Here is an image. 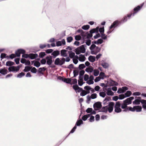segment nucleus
Instances as JSON below:
<instances>
[{"instance_id": "f257e3e1", "label": "nucleus", "mask_w": 146, "mask_h": 146, "mask_svg": "<svg viewBox=\"0 0 146 146\" xmlns=\"http://www.w3.org/2000/svg\"><path fill=\"white\" fill-rule=\"evenodd\" d=\"M133 13L127 14L126 16H124L121 20H116L114 21L110 26V29L113 28H115L117 27H119L121 25L127 22L128 19H130L131 16L133 17Z\"/></svg>"}, {"instance_id": "f03ea898", "label": "nucleus", "mask_w": 146, "mask_h": 146, "mask_svg": "<svg viewBox=\"0 0 146 146\" xmlns=\"http://www.w3.org/2000/svg\"><path fill=\"white\" fill-rule=\"evenodd\" d=\"M114 106V102H109L108 105L103 107L102 108L101 110H99V112L107 113L108 111L109 113H111L113 111Z\"/></svg>"}, {"instance_id": "7ed1b4c3", "label": "nucleus", "mask_w": 146, "mask_h": 146, "mask_svg": "<svg viewBox=\"0 0 146 146\" xmlns=\"http://www.w3.org/2000/svg\"><path fill=\"white\" fill-rule=\"evenodd\" d=\"M69 57H67L65 59L64 57L60 58H56L54 62V64L55 65L61 66L65 63V62H69L70 60Z\"/></svg>"}, {"instance_id": "20e7f679", "label": "nucleus", "mask_w": 146, "mask_h": 146, "mask_svg": "<svg viewBox=\"0 0 146 146\" xmlns=\"http://www.w3.org/2000/svg\"><path fill=\"white\" fill-rule=\"evenodd\" d=\"M122 107V103L121 101H117L115 104L114 106V112L117 113H120L122 111L123 112V110L125 109V108Z\"/></svg>"}, {"instance_id": "39448f33", "label": "nucleus", "mask_w": 146, "mask_h": 146, "mask_svg": "<svg viewBox=\"0 0 146 146\" xmlns=\"http://www.w3.org/2000/svg\"><path fill=\"white\" fill-rule=\"evenodd\" d=\"M89 49L90 50L91 54L95 55H96L98 53L100 52L101 49L100 48L96 46L95 44H92Z\"/></svg>"}, {"instance_id": "423d86ee", "label": "nucleus", "mask_w": 146, "mask_h": 146, "mask_svg": "<svg viewBox=\"0 0 146 146\" xmlns=\"http://www.w3.org/2000/svg\"><path fill=\"white\" fill-rule=\"evenodd\" d=\"M86 44L82 45L76 48L74 51L77 55L79 54L80 53H84L86 52Z\"/></svg>"}, {"instance_id": "0eeeda50", "label": "nucleus", "mask_w": 146, "mask_h": 146, "mask_svg": "<svg viewBox=\"0 0 146 146\" xmlns=\"http://www.w3.org/2000/svg\"><path fill=\"white\" fill-rule=\"evenodd\" d=\"M134 99L133 96L130 97L124 100L122 102V107L125 108L127 107L128 105L132 103V101Z\"/></svg>"}, {"instance_id": "6e6552de", "label": "nucleus", "mask_w": 146, "mask_h": 146, "mask_svg": "<svg viewBox=\"0 0 146 146\" xmlns=\"http://www.w3.org/2000/svg\"><path fill=\"white\" fill-rule=\"evenodd\" d=\"M52 58H52V56L51 55L47 56L46 57V64L49 65L50 68H54L55 66L54 65H51L53 62Z\"/></svg>"}, {"instance_id": "1a4fd4ad", "label": "nucleus", "mask_w": 146, "mask_h": 146, "mask_svg": "<svg viewBox=\"0 0 146 146\" xmlns=\"http://www.w3.org/2000/svg\"><path fill=\"white\" fill-rule=\"evenodd\" d=\"M94 110H101L102 107V103L100 102H98L94 104L93 105Z\"/></svg>"}, {"instance_id": "9d476101", "label": "nucleus", "mask_w": 146, "mask_h": 146, "mask_svg": "<svg viewBox=\"0 0 146 146\" xmlns=\"http://www.w3.org/2000/svg\"><path fill=\"white\" fill-rule=\"evenodd\" d=\"M144 4V3H143L141 4L140 5H138L134 8L133 9V16H134L137 13L141 10V8L143 6Z\"/></svg>"}, {"instance_id": "9b49d317", "label": "nucleus", "mask_w": 146, "mask_h": 146, "mask_svg": "<svg viewBox=\"0 0 146 146\" xmlns=\"http://www.w3.org/2000/svg\"><path fill=\"white\" fill-rule=\"evenodd\" d=\"M20 68V67L19 66H12L9 67L8 68V70L9 72H17L19 70Z\"/></svg>"}, {"instance_id": "f8f14e48", "label": "nucleus", "mask_w": 146, "mask_h": 146, "mask_svg": "<svg viewBox=\"0 0 146 146\" xmlns=\"http://www.w3.org/2000/svg\"><path fill=\"white\" fill-rule=\"evenodd\" d=\"M26 53V51L24 49H19L15 51V54L17 56L19 57L20 56L21 54H25Z\"/></svg>"}, {"instance_id": "ddd939ff", "label": "nucleus", "mask_w": 146, "mask_h": 146, "mask_svg": "<svg viewBox=\"0 0 146 146\" xmlns=\"http://www.w3.org/2000/svg\"><path fill=\"white\" fill-rule=\"evenodd\" d=\"M142 99L140 97L135 96V99L134 101L133 102V105H139L140 104Z\"/></svg>"}, {"instance_id": "4468645a", "label": "nucleus", "mask_w": 146, "mask_h": 146, "mask_svg": "<svg viewBox=\"0 0 146 146\" xmlns=\"http://www.w3.org/2000/svg\"><path fill=\"white\" fill-rule=\"evenodd\" d=\"M135 106L132 108L131 106H128L125 108V109L123 110V112H128L129 111H131L132 112H134L135 111Z\"/></svg>"}, {"instance_id": "2eb2a0df", "label": "nucleus", "mask_w": 146, "mask_h": 146, "mask_svg": "<svg viewBox=\"0 0 146 146\" xmlns=\"http://www.w3.org/2000/svg\"><path fill=\"white\" fill-rule=\"evenodd\" d=\"M60 54V51L59 50H56L53 51L51 53L52 57L53 58H55Z\"/></svg>"}, {"instance_id": "dca6fc26", "label": "nucleus", "mask_w": 146, "mask_h": 146, "mask_svg": "<svg viewBox=\"0 0 146 146\" xmlns=\"http://www.w3.org/2000/svg\"><path fill=\"white\" fill-rule=\"evenodd\" d=\"M107 83L109 86H117L118 85L117 82L111 79H110L109 81L107 82Z\"/></svg>"}, {"instance_id": "f3484780", "label": "nucleus", "mask_w": 146, "mask_h": 146, "mask_svg": "<svg viewBox=\"0 0 146 146\" xmlns=\"http://www.w3.org/2000/svg\"><path fill=\"white\" fill-rule=\"evenodd\" d=\"M66 42L64 39H62L61 41H57L56 42V45L57 46H61L62 45H65Z\"/></svg>"}, {"instance_id": "a211bd4d", "label": "nucleus", "mask_w": 146, "mask_h": 146, "mask_svg": "<svg viewBox=\"0 0 146 146\" xmlns=\"http://www.w3.org/2000/svg\"><path fill=\"white\" fill-rule=\"evenodd\" d=\"M104 41L101 38L98 39L97 40H94L92 41V44H96L98 45L99 44H101L104 42Z\"/></svg>"}, {"instance_id": "6ab92c4d", "label": "nucleus", "mask_w": 146, "mask_h": 146, "mask_svg": "<svg viewBox=\"0 0 146 146\" xmlns=\"http://www.w3.org/2000/svg\"><path fill=\"white\" fill-rule=\"evenodd\" d=\"M67 51L65 49H62L61 50L60 52L61 56L62 57H67L68 56L66 53Z\"/></svg>"}, {"instance_id": "aec40b11", "label": "nucleus", "mask_w": 146, "mask_h": 146, "mask_svg": "<svg viewBox=\"0 0 146 146\" xmlns=\"http://www.w3.org/2000/svg\"><path fill=\"white\" fill-rule=\"evenodd\" d=\"M99 27H97L95 28H93L90 30L89 32L92 33H99Z\"/></svg>"}, {"instance_id": "412c9836", "label": "nucleus", "mask_w": 146, "mask_h": 146, "mask_svg": "<svg viewBox=\"0 0 146 146\" xmlns=\"http://www.w3.org/2000/svg\"><path fill=\"white\" fill-rule=\"evenodd\" d=\"M78 85L80 86H81L85 83V82H84L83 77H79V79L78 80Z\"/></svg>"}, {"instance_id": "4be33fe9", "label": "nucleus", "mask_w": 146, "mask_h": 146, "mask_svg": "<svg viewBox=\"0 0 146 146\" xmlns=\"http://www.w3.org/2000/svg\"><path fill=\"white\" fill-rule=\"evenodd\" d=\"M38 56V55L36 53H31L29 54V58L33 60L36 58Z\"/></svg>"}, {"instance_id": "5701e85b", "label": "nucleus", "mask_w": 146, "mask_h": 146, "mask_svg": "<svg viewBox=\"0 0 146 146\" xmlns=\"http://www.w3.org/2000/svg\"><path fill=\"white\" fill-rule=\"evenodd\" d=\"M83 78L84 80L86 81V83L89 85V76L87 74H85L84 75V77H83Z\"/></svg>"}, {"instance_id": "b1692460", "label": "nucleus", "mask_w": 146, "mask_h": 146, "mask_svg": "<svg viewBox=\"0 0 146 146\" xmlns=\"http://www.w3.org/2000/svg\"><path fill=\"white\" fill-rule=\"evenodd\" d=\"M86 59V58L84 55L80 54L79 55V58H78V60L80 61L83 62Z\"/></svg>"}, {"instance_id": "393cba45", "label": "nucleus", "mask_w": 146, "mask_h": 146, "mask_svg": "<svg viewBox=\"0 0 146 146\" xmlns=\"http://www.w3.org/2000/svg\"><path fill=\"white\" fill-rule=\"evenodd\" d=\"M93 70L94 68L90 66L89 67L86 68L85 70L86 72L89 73V74H90L91 73L93 72Z\"/></svg>"}, {"instance_id": "a878e982", "label": "nucleus", "mask_w": 146, "mask_h": 146, "mask_svg": "<svg viewBox=\"0 0 146 146\" xmlns=\"http://www.w3.org/2000/svg\"><path fill=\"white\" fill-rule=\"evenodd\" d=\"M83 123V122L82 120L80 119H78L75 124V125L77 126H80Z\"/></svg>"}, {"instance_id": "bb28decb", "label": "nucleus", "mask_w": 146, "mask_h": 146, "mask_svg": "<svg viewBox=\"0 0 146 146\" xmlns=\"http://www.w3.org/2000/svg\"><path fill=\"white\" fill-rule=\"evenodd\" d=\"M89 85L91 84H93L94 83V82L93 80L94 79V77L92 75H90V76H89Z\"/></svg>"}, {"instance_id": "cd10ccee", "label": "nucleus", "mask_w": 146, "mask_h": 146, "mask_svg": "<svg viewBox=\"0 0 146 146\" xmlns=\"http://www.w3.org/2000/svg\"><path fill=\"white\" fill-rule=\"evenodd\" d=\"M88 60L91 62H93L96 60L95 57L94 56L90 55L88 58Z\"/></svg>"}, {"instance_id": "c85d7f7f", "label": "nucleus", "mask_w": 146, "mask_h": 146, "mask_svg": "<svg viewBox=\"0 0 146 146\" xmlns=\"http://www.w3.org/2000/svg\"><path fill=\"white\" fill-rule=\"evenodd\" d=\"M7 70L5 68H1L0 69V73L3 75H5L7 74Z\"/></svg>"}, {"instance_id": "c756f323", "label": "nucleus", "mask_w": 146, "mask_h": 146, "mask_svg": "<svg viewBox=\"0 0 146 146\" xmlns=\"http://www.w3.org/2000/svg\"><path fill=\"white\" fill-rule=\"evenodd\" d=\"M135 111H136L137 112H140L141 111L142 107L141 106H135Z\"/></svg>"}, {"instance_id": "7c9ffc66", "label": "nucleus", "mask_w": 146, "mask_h": 146, "mask_svg": "<svg viewBox=\"0 0 146 146\" xmlns=\"http://www.w3.org/2000/svg\"><path fill=\"white\" fill-rule=\"evenodd\" d=\"M131 92L129 90H128L124 93L123 94L125 97V98L129 97L131 94Z\"/></svg>"}, {"instance_id": "2f4dec72", "label": "nucleus", "mask_w": 146, "mask_h": 146, "mask_svg": "<svg viewBox=\"0 0 146 146\" xmlns=\"http://www.w3.org/2000/svg\"><path fill=\"white\" fill-rule=\"evenodd\" d=\"M141 103L142 105L143 108L145 110H146V100L142 99Z\"/></svg>"}, {"instance_id": "473e14b6", "label": "nucleus", "mask_w": 146, "mask_h": 146, "mask_svg": "<svg viewBox=\"0 0 146 146\" xmlns=\"http://www.w3.org/2000/svg\"><path fill=\"white\" fill-rule=\"evenodd\" d=\"M15 64L14 62L11 61H8L6 62V65L8 66H11Z\"/></svg>"}, {"instance_id": "72a5a7b5", "label": "nucleus", "mask_w": 146, "mask_h": 146, "mask_svg": "<svg viewBox=\"0 0 146 146\" xmlns=\"http://www.w3.org/2000/svg\"><path fill=\"white\" fill-rule=\"evenodd\" d=\"M101 65L105 69L108 68L109 66V65L106 62H102L101 63Z\"/></svg>"}, {"instance_id": "f704fd0d", "label": "nucleus", "mask_w": 146, "mask_h": 146, "mask_svg": "<svg viewBox=\"0 0 146 146\" xmlns=\"http://www.w3.org/2000/svg\"><path fill=\"white\" fill-rule=\"evenodd\" d=\"M77 128L76 126L75 125L73 128L71 130V131L70 132V133L67 135L66 137L64 138V140H65L67 137L69 135L70 133H73L75 131V130Z\"/></svg>"}, {"instance_id": "c9c22d12", "label": "nucleus", "mask_w": 146, "mask_h": 146, "mask_svg": "<svg viewBox=\"0 0 146 146\" xmlns=\"http://www.w3.org/2000/svg\"><path fill=\"white\" fill-rule=\"evenodd\" d=\"M81 36L84 40L86 38L87 39V35L86 34V33H85L84 31L82 32L81 33Z\"/></svg>"}, {"instance_id": "e433bc0d", "label": "nucleus", "mask_w": 146, "mask_h": 146, "mask_svg": "<svg viewBox=\"0 0 146 146\" xmlns=\"http://www.w3.org/2000/svg\"><path fill=\"white\" fill-rule=\"evenodd\" d=\"M25 73L24 72H21L18 74L17 76V77L19 78H21L25 75Z\"/></svg>"}, {"instance_id": "4c0bfd02", "label": "nucleus", "mask_w": 146, "mask_h": 146, "mask_svg": "<svg viewBox=\"0 0 146 146\" xmlns=\"http://www.w3.org/2000/svg\"><path fill=\"white\" fill-rule=\"evenodd\" d=\"M69 54V57L73 59L74 56H75V54L74 52H72V51H69L68 52Z\"/></svg>"}, {"instance_id": "58836bf2", "label": "nucleus", "mask_w": 146, "mask_h": 146, "mask_svg": "<svg viewBox=\"0 0 146 146\" xmlns=\"http://www.w3.org/2000/svg\"><path fill=\"white\" fill-rule=\"evenodd\" d=\"M93 74L94 76H97L99 74V71L97 69L93 70Z\"/></svg>"}, {"instance_id": "ea45409f", "label": "nucleus", "mask_w": 146, "mask_h": 146, "mask_svg": "<svg viewBox=\"0 0 146 146\" xmlns=\"http://www.w3.org/2000/svg\"><path fill=\"white\" fill-rule=\"evenodd\" d=\"M99 77H100V78L102 80L104 79L105 77H106L105 73L103 72H101L99 74Z\"/></svg>"}, {"instance_id": "a19ab883", "label": "nucleus", "mask_w": 146, "mask_h": 146, "mask_svg": "<svg viewBox=\"0 0 146 146\" xmlns=\"http://www.w3.org/2000/svg\"><path fill=\"white\" fill-rule=\"evenodd\" d=\"M30 68L31 69V71L33 73H36L37 72V70L35 67L31 66Z\"/></svg>"}, {"instance_id": "79ce46f5", "label": "nucleus", "mask_w": 146, "mask_h": 146, "mask_svg": "<svg viewBox=\"0 0 146 146\" xmlns=\"http://www.w3.org/2000/svg\"><path fill=\"white\" fill-rule=\"evenodd\" d=\"M46 55L45 52H41L39 53V56L40 58H43Z\"/></svg>"}, {"instance_id": "37998d69", "label": "nucleus", "mask_w": 146, "mask_h": 146, "mask_svg": "<svg viewBox=\"0 0 146 146\" xmlns=\"http://www.w3.org/2000/svg\"><path fill=\"white\" fill-rule=\"evenodd\" d=\"M101 38L103 40H105L107 39V36L104 33H101Z\"/></svg>"}, {"instance_id": "c03bdc74", "label": "nucleus", "mask_w": 146, "mask_h": 146, "mask_svg": "<svg viewBox=\"0 0 146 146\" xmlns=\"http://www.w3.org/2000/svg\"><path fill=\"white\" fill-rule=\"evenodd\" d=\"M93 33H89V32H86V34L87 35V39H90L91 37H92L93 36Z\"/></svg>"}, {"instance_id": "a18cd8bd", "label": "nucleus", "mask_w": 146, "mask_h": 146, "mask_svg": "<svg viewBox=\"0 0 146 146\" xmlns=\"http://www.w3.org/2000/svg\"><path fill=\"white\" fill-rule=\"evenodd\" d=\"M123 99V98H119V97L117 96H115L113 97L112 98L113 100L115 101H117L118 99L122 100Z\"/></svg>"}, {"instance_id": "49530a36", "label": "nucleus", "mask_w": 146, "mask_h": 146, "mask_svg": "<svg viewBox=\"0 0 146 146\" xmlns=\"http://www.w3.org/2000/svg\"><path fill=\"white\" fill-rule=\"evenodd\" d=\"M85 73V72L84 70H82L80 71L79 72V77H83V76L84 75Z\"/></svg>"}, {"instance_id": "de8ad7c7", "label": "nucleus", "mask_w": 146, "mask_h": 146, "mask_svg": "<svg viewBox=\"0 0 146 146\" xmlns=\"http://www.w3.org/2000/svg\"><path fill=\"white\" fill-rule=\"evenodd\" d=\"M99 95L100 96L104 98L106 96V94L104 92H101L99 93Z\"/></svg>"}, {"instance_id": "09e8293b", "label": "nucleus", "mask_w": 146, "mask_h": 146, "mask_svg": "<svg viewBox=\"0 0 146 146\" xmlns=\"http://www.w3.org/2000/svg\"><path fill=\"white\" fill-rule=\"evenodd\" d=\"M90 27V26L88 25H84L82 26V29L84 30H87Z\"/></svg>"}, {"instance_id": "8fccbe9b", "label": "nucleus", "mask_w": 146, "mask_h": 146, "mask_svg": "<svg viewBox=\"0 0 146 146\" xmlns=\"http://www.w3.org/2000/svg\"><path fill=\"white\" fill-rule=\"evenodd\" d=\"M73 37L71 36L68 37L67 38V42L68 43H70L73 40Z\"/></svg>"}, {"instance_id": "3c124183", "label": "nucleus", "mask_w": 146, "mask_h": 146, "mask_svg": "<svg viewBox=\"0 0 146 146\" xmlns=\"http://www.w3.org/2000/svg\"><path fill=\"white\" fill-rule=\"evenodd\" d=\"M46 69L45 67L40 68H39L38 72L39 73H41L42 71H44Z\"/></svg>"}, {"instance_id": "603ef678", "label": "nucleus", "mask_w": 146, "mask_h": 146, "mask_svg": "<svg viewBox=\"0 0 146 146\" xmlns=\"http://www.w3.org/2000/svg\"><path fill=\"white\" fill-rule=\"evenodd\" d=\"M82 36L80 35H76L75 36V39L77 41L80 40Z\"/></svg>"}, {"instance_id": "864d4df0", "label": "nucleus", "mask_w": 146, "mask_h": 146, "mask_svg": "<svg viewBox=\"0 0 146 146\" xmlns=\"http://www.w3.org/2000/svg\"><path fill=\"white\" fill-rule=\"evenodd\" d=\"M40 65V63L38 62L37 61L35 62L34 64V66L37 68L39 67Z\"/></svg>"}, {"instance_id": "5fc2aeb1", "label": "nucleus", "mask_w": 146, "mask_h": 146, "mask_svg": "<svg viewBox=\"0 0 146 146\" xmlns=\"http://www.w3.org/2000/svg\"><path fill=\"white\" fill-rule=\"evenodd\" d=\"M86 67V66L84 64H80L78 66V68L80 70L83 69Z\"/></svg>"}, {"instance_id": "6e6d98bb", "label": "nucleus", "mask_w": 146, "mask_h": 146, "mask_svg": "<svg viewBox=\"0 0 146 146\" xmlns=\"http://www.w3.org/2000/svg\"><path fill=\"white\" fill-rule=\"evenodd\" d=\"M106 94L108 96H112L114 95L113 92L111 90L107 91Z\"/></svg>"}, {"instance_id": "4d7b16f0", "label": "nucleus", "mask_w": 146, "mask_h": 146, "mask_svg": "<svg viewBox=\"0 0 146 146\" xmlns=\"http://www.w3.org/2000/svg\"><path fill=\"white\" fill-rule=\"evenodd\" d=\"M79 73V71L77 70H74L73 71V74L74 77H76L78 75Z\"/></svg>"}, {"instance_id": "13d9d810", "label": "nucleus", "mask_w": 146, "mask_h": 146, "mask_svg": "<svg viewBox=\"0 0 146 146\" xmlns=\"http://www.w3.org/2000/svg\"><path fill=\"white\" fill-rule=\"evenodd\" d=\"M40 62L42 64H45L46 63V58H43L40 61Z\"/></svg>"}, {"instance_id": "bf43d9fd", "label": "nucleus", "mask_w": 146, "mask_h": 146, "mask_svg": "<svg viewBox=\"0 0 146 146\" xmlns=\"http://www.w3.org/2000/svg\"><path fill=\"white\" fill-rule=\"evenodd\" d=\"M30 66H26L25 68V69L23 70V71L26 72H28L30 70Z\"/></svg>"}, {"instance_id": "052dcab7", "label": "nucleus", "mask_w": 146, "mask_h": 146, "mask_svg": "<svg viewBox=\"0 0 146 146\" xmlns=\"http://www.w3.org/2000/svg\"><path fill=\"white\" fill-rule=\"evenodd\" d=\"M99 31L100 32V33H101H101H104V27L103 26L102 27L99 28Z\"/></svg>"}, {"instance_id": "680f3d73", "label": "nucleus", "mask_w": 146, "mask_h": 146, "mask_svg": "<svg viewBox=\"0 0 146 146\" xmlns=\"http://www.w3.org/2000/svg\"><path fill=\"white\" fill-rule=\"evenodd\" d=\"M54 50L52 49H47L45 50V52L47 54L52 53Z\"/></svg>"}, {"instance_id": "e2e57ef3", "label": "nucleus", "mask_w": 146, "mask_h": 146, "mask_svg": "<svg viewBox=\"0 0 146 146\" xmlns=\"http://www.w3.org/2000/svg\"><path fill=\"white\" fill-rule=\"evenodd\" d=\"M92 108H88L86 110V111L87 113H91L92 112Z\"/></svg>"}, {"instance_id": "0e129e2a", "label": "nucleus", "mask_w": 146, "mask_h": 146, "mask_svg": "<svg viewBox=\"0 0 146 146\" xmlns=\"http://www.w3.org/2000/svg\"><path fill=\"white\" fill-rule=\"evenodd\" d=\"M91 40L90 39H87L85 42L86 45L89 46L91 44Z\"/></svg>"}, {"instance_id": "69168bd1", "label": "nucleus", "mask_w": 146, "mask_h": 146, "mask_svg": "<svg viewBox=\"0 0 146 146\" xmlns=\"http://www.w3.org/2000/svg\"><path fill=\"white\" fill-rule=\"evenodd\" d=\"M91 96L92 99H94L97 98V94L96 93H94L91 94Z\"/></svg>"}, {"instance_id": "338daca9", "label": "nucleus", "mask_w": 146, "mask_h": 146, "mask_svg": "<svg viewBox=\"0 0 146 146\" xmlns=\"http://www.w3.org/2000/svg\"><path fill=\"white\" fill-rule=\"evenodd\" d=\"M96 35L94 36V38L95 39H97V38L100 37L101 35L99 33H96Z\"/></svg>"}, {"instance_id": "774afa93", "label": "nucleus", "mask_w": 146, "mask_h": 146, "mask_svg": "<svg viewBox=\"0 0 146 146\" xmlns=\"http://www.w3.org/2000/svg\"><path fill=\"white\" fill-rule=\"evenodd\" d=\"M87 94L86 93V91L85 90H83L80 93V95L81 96H84Z\"/></svg>"}]
</instances>
